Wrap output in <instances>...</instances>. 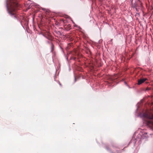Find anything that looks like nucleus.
Segmentation results:
<instances>
[{
  "mask_svg": "<svg viewBox=\"0 0 153 153\" xmlns=\"http://www.w3.org/2000/svg\"><path fill=\"white\" fill-rule=\"evenodd\" d=\"M10 7L9 8L7 6V9L9 13L11 15L14 16L15 19L16 18V8L19 6V4L16 0H10Z\"/></svg>",
  "mask_w": 153,
  "mask_h": 153,
  "instance_id": "f257e3e1",
  "label": "nucleus"
},
{
  "mask_svg": "<svg viewBox=\"0 0 153 153\" xmlns=\"http://www.w3.org/2000/svg\"><path fill=\"white\" fill-rule=\"evenodd\" d=\"M141 116L146 118L153 120V114L148 111L143 113Z\"/></svg>",
  "mask_w": 153,
  "mask_h": 153,
  "instance_id": "f03ea898",
  "label": "nucleus"
},
{
  "mask_svg": "<svg viewBox=\"0 0 153 153\" xmlns=\"http://www.w3.org/2000/svg\"><path fill=\"white\" fill-rule=\"evenodd\" d=\"M139 2V0H132L131 1V4L132 6L135 8L136 10L137 11V9L136 7L137 6V4Z\"/></svg>",
  "mask_w": 153,
  "mask_h": 153,
  "instance_id": "7ed1b4c3",
  "label": "nucleus"
},
{
  "mask_svg": "<svg viewBox=\"0 0 153 153\" xmlns=\"http://www.w3.org/2000/svg\"><path fill=\"white\" fill-rule=\"evenodd\" d=\"M147 124L149 127L153 129V122L151 120L148 121Z\"/></svg>",
  "mask_w": 153,
  "mask_h": 153,
  "instance_id": "20e7f679",
  "label": "nucleus"
},
{
  "mask_svg": "<svg viewBox=\"0 0 153 153\" xmlns=\"http://www.w3.org/2000/svg\"><path fill=\"white\" fill-rule=\"evenodd\" d=\"M147 80V78L141 79L138 80V85H140Z\"/></svg>",
  "mask_w": 153,
  "mask_h": 153,
  "instance_id": "39448f33",
  "label": "nucleus"
},
{
  "mask_svg": "<svg viewBox=\"0 0 153 153\" xmlns=\"http://www.w3.org/2000/svg\"><path fill=\"white\" fill-rule=\"evenodd\" d=\"M54 45L53 44H51V51L52 52H53V50H54Z\"/></svg>",
  "mask_w": 153,
  "mask_h": 153,
  "instance_id": "423d86ee",
  "label": "nucleus"
},
{
  "mask_svg": "<svg viewBox=\"0 0 153 153\" xmlns=\"http://www.w3.org/2000/svg\"><path fill=\"white\" fill-rule=\"evenodd\" d=\"M147 134V133H145L143 135V138L144 137L145 138H147L148 137V136H146Z\"/></svg>",
  "mask_w": 153,
  "mask_h": 153,
  "instance_id": "0eeeda50",
  "label": "nucleus"
},
{
  "mask_svg": "<svg viewBox=\"0 0 153 153\" xmlns=\"http://www.w3.org/2000/svg\"><path fill=\"white\" fill-rule=\"evenodd\" d=\"M151 88H150L147 87L146 88V90L148 91H149V90H151Z\"/></svg>",
  "mask_w": 153,
  "mask_h": 153,
  "instance_id": "6e6552de",
  "label": "nucleus"
},
{
  "mask_svg": "<svg viewBox=\"0 0 153 153\" xmlns=\"http://www.w3.org/2000/svg\"><path fill=\"white\" fill-rule=\"evenodd\" d=\"M58 83L59 84V85L61 86V83H60V82H58Z\"/></svg>",
  "mask_w": 153,
  "mask_h": 153,
  "instance_id": "1a4fd4ad",
  "label": "nucleus"
},
{
  "mask_svg": "<svg viewBox=\"0 0 153 153\" xmlns=\"http://www.w3.org/2000/svg\"><path fill=\"white\" fill-rule=\"evenodd\" d=\"M77 25H74V27H77Z\"/></svg>",
  "mask_w": 153,
  "mask_h": 153,
  "instance_id": "9d476101",
  "label": "nucleus"
},
{
  "mask_svg": "<svg viewBox=\"0 0 153 153\" xmlns=\"http://www.w3.org/2000/svg\"><path fill=\"white\" fill-rule=\"evenodd\" d=\"M68 26L70 27L71 26L70 25H68Z\"/></svg>",
  "mask_w": 153,
  "mask_h": 153,
  "instance_id": "9b49d317",
  "label": "nucleus"
},
{
  "mask_svg": "<svg viewBox=\"0 0 153 153\" xmlns=\"http://www.w3.org/2000/svg\"><path fill=\"white\" fill-rule=\"evenodd\" d=\"M60 21H61V22H62V19Z\"/></svg>",
  "mask_w": 153,
  "mask_h": 153,
  "instance_id": "f8f14e48",
  "label": "nucleus"
}]
</instances>
